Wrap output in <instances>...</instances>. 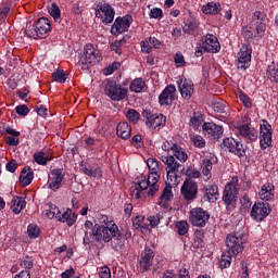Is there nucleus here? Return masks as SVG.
I'll return each instance as SVG.
<instances>
[{"instance_id":"obj_8","label":"nucleus","mask_w":278,"mask_h":278,"mask_svg":"<svg viewBox=\"0 0 278 278\" xmlns=\"http://www.w3.org/2000/svg\"><path fill=\"white\" fill-rule=\"evenodd\" d=\"M163 164H165V170L167 173V179L169 184H177V173L181 170V165L173 155H162Z\"/></svg>"},{"instance_id":"obj_35","label":"nucleus","mask_w":278,"mask_h":278,"mask_svg":"<svg viewBox=\"0 0 278 278\" xmlns=\"http://www.w3.org/2000/svg\"><path fill=\"white\" fill-rule=\"evenodd\" d=\"M25 205H27V202H25V199L23 198L14 197L11 201V210L13 214H21Z\"/></svg>"},{"instance_id":"obj_31","label":"nucleus","mask_w":278,"mask_h":278,"mask_svg":"<svg viewBox=\"0 0 278 278\" xmlns=\"http://www.w3.org/2000/svg\"><path fill=\"white\" fill-rule=\"evenodd\" d=\"M116 135L122 140H129L131 138V126L127 122H119L116 128Z\"/></svg>"},{"instance_id":"obj_55","label":"nucleus","mask_w":278,"mask_h":278,"mask_svg":"<svg viewBox=\"0 0 278 278\" xmlns=\"http://www.w3.org/2000/svg\"><path fill=\"white\" fill-rule=\"evenodd\" d=\"M27 233L30 239L36 240V238L40 236V228H38L35 224H30L28 225Z\"/></svg>"},{"instance_id":"obj_16","label":"nucleus","mask_w":278,"mask_h":278,"mask_svg":"<svg viewBox=\"0 0 278 278\" xmlns=\"http://www.w3.org/2000/svg\"><path fill=\"white\" fill-rule=\"evenodd\" d=\"M64 177H66L64 168L51 169L48 179V188H50V190H53V192H58V190L62 188V181H64Z\"/></svg>"},{"instance_id":"obj_36","label":"nucleus","mask_w":278,"mask_h":278,"mask_svg":"<svg viewBox=\"0 0 278 278\" xmlns=\"http://www.w3.org/2000/svg\"><path fill=\"white\" fill-rule=\"evenodd\" d=\"M203 123V114L201 112H194L192 116L190 117L189 125L194 129V131H199V128L201 127Z\"/></svg>"},{"instance_id":"obj_6","label":"nucleus","mask_w":278,"mask_h":278,"mask_svg":"<svg viewBox=\"0 0 278 278\" xmlns=\"http://www.w3.org/2000/svg\"><path fill=\"white\" fill-rule=\"evenodd\" d=\"M244 242H247V239H244V235L240 232L228 235L226 238V247L228 252L232 255H240V253L244 251Z\"/></svg>"},{"instance_id":"obj_44","label":"nucleus","mask_w":278,"mask_h":278,"mask_svg":"<svg viewBox=\"0 0 278 278\" xmlns=\"http://www.w3.org/2000/svg\"><path fill=\"white\" fill-rule=\"evenodd\" d=\"M52 77L58 84H64L68 77V74L64 70H56L53 72Z\"/></svg>"},{"instance_id":"obj_61","label":"nucleus","mask_w":278,"mask_h":278,"mask_svg":"<svg viewBox=\"0 0 278 278\" xmlns=\"http://www.w3.org/2000/svg\"><path fill=\"white\" fill-rule=\"evenodd\" d=\"M176 147H178L177 143H173L172 141H165L163 142L162 144V149L165 151V152H168V151H175Z\"/></svg>"},{"instance_id":"obj_25","label":"nucleus","mask_w":278,"mask_h":278,"mask_svg":"<svg viewBox=\"0 0 278 278\" xmlns=\"http://www.w3.org/2000/svg\"><path fill=\"white\" fill-rule=\"evenodd\" d=\"M97 229V224L94 225L91 220H86L83 226V244L88 247L92 242V237L94 236V231Z\"/></svg>"},{"instance_id":"obj_14","label":"nucleus","mask_w":278,"mask_h":278,"mask_svg":"<svg viewBox=\"0 0 278 278\" xmlns=\"http://www.w3.org/2000/svg\"><path fill=\"white\" fill-rule=\"evenodd\" d=\"M131 23H134V17L131 15L116 17L114 21V24L111 27L112 36H121V34H125V31H129V27H131Z\"/></svg>"},{"instance_id":"obj_58","label":"nucleus","mask_w":278,"mask_h":278,"mask_svg":"<svg viewBox=\"0 0 278 278\" xmlns=\"http://www.w3.org/2000/svg\"><path fill=\"white\" fill-rule=\"evenodd\" d=\"M251 53L252 50L251 48H249V46L243 45L240 49V51L238 52V58H248V60H251Z\"/></svg>"},{"instance_id":"obj_62","label":"nucleus","mask_w":278,"mask_h":278,"mask_svg":"<svg viewBox=\"0 0 278 278\" xmlns=\"http://www.w3.org/2000/svg\"><path fill=\"white\" fill-rule=\"evenodd\" d=\"M160 219H161L160 214L151 215L150 217H148V220L151 227H157L160 225Z\"/></svg>"},{"instance_id":"obj_20","label":"nucleus","mask_w":278,"mask_h":278,"mask_svg":"<svg viewBox=\"0 0 278 278\" xmlns=\"http://www.w3.org/2000/svg\"><path fill=\"white\" fill-rule=\"evenodd\" d=\"M202 49L207 53H218L220 51V42L218 38L213 34H207L202 37Z\"/></svg>"},{"instance_id":"obj_34","label":"nucleus","mask_w":278,"mask_h":278,"mask_svg":"<svg viewBox=\"0 0 278 278\" xmlns=\"http://www.w3.org/2000/svg\"><path fill=\"white\" fill-rule=\"evenodd\" d=\"M212 160H214V157L204 159L202 161V175H204V181H210V179H212Z\"/></svg>"},{"instance_id":"obj_19","label":"nucleus","mask_w":278,"mask_h":278,"mask_svg":"<svg viewBox=\"0 0 278 278\" xmlns=\"http://www.w3.org/2000/svg\"><path fill=\"white\" fill-rule=\"evenodd\" d=\"M177 99V87L170 84L165 87V89L159 96V103L162 106L173 105V101Z\"/></svg>"},{"instance_id":"obj_37","label":"nucleus","mask_w":278,"mask_h":278,"mask_svg":"<svg viewBox=\"0 0 278 278\" xmlns=\"http://www.w3.org/2000/svg\"><path fill=\"white\" fill-rule=\"evenodd\" d=\"M267 77L270 81L278 84V62H271L267 67Z\"/></svg>"},{"instance_id":"obj_17","label":"nucleus","mask_w":278,"mask_h":278,"mask_svg":"<svg viewBox=\"0 0 278 278\" xmlns=\"http://www.w3.org/2000/svg\"><path fill=\"white\" fill-rule=\"evenodd\" d=\"M223 147L226 151H229V153H233V155H237L238 157H244L247 153L244 151V146L232 137L225 138L223 141Z\"/></svg>"},{"instance_id":"obj_43","label":"nucleus","mask_w":278,"mask_h":278,"mask_svg":"<svg viewBox=\"0 0 278 278\" xmlns=\"http://www.w3.org/2000/svg\"><path fill=\"white\" fill-rule=\"evenodd\" d=\"M123 45H127V39L115 40L111 43V51H115L117 55L123 54Z\"/></svg>"},{"instance_id":"obj_48","label":"nucleus","mask_w":278,"mask_h":278,"mask_svg":"<svg viewBox=\"0 0 278 278\" xmlns=\"http://www.w3.org/2000/svg\"><path fill=\"white\" fill-rule=\"evenodd\" d=\"M132 225L135 227V229H149V225H147V223H144V216L139 215L136 216L135 218H132Z\"/></svg>"},{"instance_id":"obj_2","label":"nucleus","mask_w":278,"mask_h":278,"mask_svg":"<svg viewBox=\"0 0 278 278\" xmlns=\"http://www.w3.org/2000/svg\"><path fill=\"white\" fill-rule=\"evenodd\" d=\"M92 240L99 244H102V242H111V247L114 249V251H121V249L125 247V238L123 237V232H121L118 226L114 224L113 227L96 224V230L93 232V237H91V241Z\"/></svg>"},{"instance_id":"obj_64","label":"nucleus","mask_w":278,"mask_h":278,"mask_svg":"<svg viewBox=\"0 0 278 278\" xmlns=\"http://www.w3.org/2000/svg\"><path fill=\"white\" fill-rule=\"evenodd\" d=\"M141 51L142 53H151V51H153V48L151 47V45H149L147 40H144L141 41Z\"/></svg>"},{"instance_id":"obj_5","label":"nucleus","mask_w":278,"mask_h":278,"mask_svg":"<svg viewBox=\"0 0 278 278\" xmlns=\"http://www.w3.org/2000/svg\"><path fill=\"white\" fill-rule=\"evenodd\" d=\"M237 136L244 142H255L260 138V131L251 125V118L242 117V124L237 126Z\"/></svg>"},{"instance_id":"obj_56","label":"nucleus","mask_w":278,"mask_h":278,"mask_svg":"<svg viewBox=\"0 0 278 278\" xmlns=\"http://www.w3.org/2000/svg\"><path fill=\"white\" fill-rule=\"evenodd\" d=\"M187 179H199L201 177V172L194 167H188L185 172Z\"/></svg>"},{"instance_id":"obj_41","label":"nucleus","mask_w":278,"mask_h":278,"mask_svg":"<svg viewBox=\"0 0 278 278\" xmlns=\"http://www.w3.org/2000/svg\"><path fill=\"white\" fill-rule=\"evenodd\" d=\"M190 140L197 149H205V139L200 135H190Z\"/></svg>"},{"instance_id":"obj_49","label":"nucleus","mask_w":278,"mask_h":278,"mask_svg":"<svg viewBox=\"0 0 278 278\" xmlns=\"http://www.w3.org/2000/svg\"><path fill=\"white\" fill-rule=\"evenodd\" d=\"M126 118H128V121L130 123L136 125V123H138L140 121V113L138 111H136L135 109H129L126 112Z\"/></svg>"},{"instance_id":"obj_60","label":"nucleus","mask_w":278,"mask_h":278,"mask_svg":"<svg viewBox=\"0 0 278 278\" xmlns=\"http://www.w3.org/2000/svg\"><path fill=\"white\" fill-rule=\"evenodd\" d=\"M15 111L20 116H27L29 114V108L25 104L16 106Z\"/></svg>"},{"instance_id":"obj_27","label":"nucleus","mask_w":278,"mask_h":278,"mask_svg":"<svg viewBox=\"0 0 278 278\" xmlns=\"http://www.w3.org/2000/svg\"><path fill=\"white\" fill-rule=\"evenodd\" d=\"M173 186H177V184H170L167 179L159 202V205L162 207H168V203H170V200L173 199Z\"/></svg>"},{"instance_id":"obj_26","label":"nucleus","mask_w":278,"mask_h":278,"mask_svg":"<svg viewBox=\"0 0 278 278\" xmlns=\"http://www.w3.org/2000/svg\"><path fill=\"white\" fill-rule=\"evenodd\" d=\"M253 22L256 25V34L261 35L266 31V23H268V17H266L264 12L255 11L253 14Z\"/></svg>"},{"instance_id":"obj_18","label":"nucleus","mask_w":278,"mask_h":278,"mask_svg":"<svg viewBox=\"0 0 278 278\" xmlns=\"http://www.w3.org/2000/svg\"><path fill=\"white\" fill-rule=\"evenodd\" d=\"M104 92L112 101H123L127 99L129 90L121 85H106Z\"/></svg>"},{"instance_id":"obj_28","label":"nucleus","mask_w":278,"mask_h":278,"mask_svg":"<svg viewBox=\"0 0 278 278\" xmlns=\"http://www.w3.org/2000/svg\"><path fill=\"white\" fill-rule=\"evenodd\" d=\"M258 197L262 201H273L275 199V185L266 182L261 187Z\"/></svg>"},{"instance_id":"obj_40","label":"nucleus","mask_w":278,"mask_h":278,"mask_svg":"<svg viewBox=\"0 0 278 278\" xmlns=\"http://www.w3.org/2000/svg\"><path fill=\"white\" fill-rule=\"evenodd\" d=\"M97 220L99 225H104V227H114V225H116V223H114V219L112 217L108 215H103L101 213L97 215Z\"/></svg>"},{"instance_id":"obj_4","label":"nucleus","mask_w":278,"mask_h":278,"mask_svg":"<svg viewBox=\"0 0 278 278\" xmlns=\"http://www.w3.org/2000/svg\"><path fill=\"white\" fill-rule=\"evenodd\" d=\"M25 34L28 38H47L51 34V21L47 17H40L35 24H27Z\"/></svg>"},{"instance_id":"obj_30","label":"nucleus","mask_w":278,"mask_h":278,"mask_svg":"<svg viewBox=\"0 0 278 278\" xmlns=\"http://www.w3.org/2000/svg\"><path fill=\"white\" fill-rule=\"evenodd\" d=\"M34 181V169L29 166H25L20 174V184L27 188Z\"/></svg>"},{"instance_id":"obj_59","label":"nucleus","mask_w":278,"mask_h":278,"mask_svg":"<svg viewBox=\"0 0 278 278\" xmlns=\"http://www.w3.org/2000/svg\"><path fill=\"white\" fill-rule=\"evenodd\" d=\"M241 205L244 207V210H249L251 205H253V202L251 201V198L244 193L240 199Z\"/></svg>"},{"instance_id":"obj_1","label":"nucleus","mask_w":278,"mask_h":278,"mask_svg":"<svg viewBox=\"0 0 278 278\" xmlns=\"http://www.w3.org/2000/svg\"><path fill=\"white\" fill-rule=\"evenodd\" d=\"M147 166L150 170L148 177L141 175L137 180V184L130 187V194L134 199L154 197L157 190H160V186L157 185L162 175L160 162L154 157H150L147 160Z\"/></svg>"},{"instance_id":"obj_53","label":"nucleus","mask_w":278,"mask_h":278,"mask_svg":"<svg viewBox=\"0 0 278 278\" xmlns=\"http://www.w3.org/2000/svg\"><path fill=\"white\" fill-rule=\"evenodd\" d=\"M251 66V59L249 56L241 58L238 56V63L237 68H240L241 71H247Z\"/></svg>"},{"instance_id":"obj_10","label":"nucleus","mask_w":278,"mask_h":278,"mask_svg":"<svg viewBox=\"0 0 278 278\" xmlns=\"http://www.w3.org/2000/svg\"><path fill=\"white\" fill-rule=\"evenodd\" d=\"M101 61V55H99V50L94 49L92 43L85 46L84 54L79 60L83 71H88L89 64H97Z\"/></svg>"},{"instance_id":"obj_39","label":"nucleus","mask_w":278,"mask_h":278,"mask_svg":"<svg viewBox=\"0 0 278 278\" xmlns=\"http://www.w3.org/2000/svg\"><path fill=\"white\" fill-rule=\"evenodd\" d=\"M173 157L179 160L181 164H186V162H188V153L184 148L179 146H177L176 149L174 150Z\"/></svg>"},{"instance_id":"obj_9","label":"nucleus","mask_w":278,"mask_h":278,"mask_svg":"<svg viewBox=\"0 0 278 278\" xmlns=\"http://www.w3.org/2000/svg\"><path fill=\"white\" fill-rule=\"evenodd\" d=\"M210 222V212L203 207H194L189 212V223L192 227L203 228Z\"/></svg>"},{"instance_id":"obj_15","label":"nucleus","mask_w":278,"mask_h":278,"mask_svg":"<svg viewBox=\"0 0 278 278\" xmlns=\"http://www.w3.org/2000/svg\"><path fill=\"white\" fill-rule=\"evenodd\" d=\"M202 129L204 136H206L208 140H214L215 142H218V140L223 138V134H225V128L214 122H205L202 125Z\"/></svg>"},{"instance_id":"obj_47","label":"nucleus","mask_w":278,"mask_h":278,"mask_svg":"<svg viewBox=\"0 0 278 278\" xmlns=\"http://www.w3.org/2000/svg\"><path fill=\"white\" fill-rule=\"evenodd\" d=\"M174 63L176 64V68H184V66L188 65V62H186V58L181 52L175 53Z\"/></svg>"},{"instance_id":"obj_63","label":"nucleus","mask_w":278,"mask_h":278,"mask_svg":"<svg viewBox=\"0 0 278 278\" xmlns=\"http://www.w3.org/2000/svg\"><path fill=\"white\" fill-rule=\"evenodd\" d=\"M99 276L101 278H112V273L110 271L109 267H101Z\"/></svg>"},{"instance_id":"obj_7","label":"nucleus","mask_w":278,"mask_h":278,"mask_svg":"<svg viewBox=\"0 0 278 278\" xmlns=\"http://www.w3.org/2000/svg\"><path fill=\"white\" fill-rule=\"evenodd\" d=\"M114 16H116V11H114L111 3L102 1L96 5V17L100 18L104 25L114 23Z\"/></svg>"},{"instance_id":"obj_52","label":"nucleus","mask_w":278,"mask_h":278,"mask_svg":"<svg viewBox=\"0 0 278 278\" xmlns=\"http://www.w3.org/2000/svg\"><path fill=\"white\" fill-rule=\"evenodd\" d=\"M163 278H189L188 270L186 268H182L179 270L178 274H173L170 271H166L163 275Z\"/></svg>"},{"instance_id":"obj_46","label":"nucleus","mask_w":278,"mask_h":278,"mask_svg":"<svg viewBox=\"0 0 278 278\" xmlns=\"http://www.w3.org/2000/svg\"><path fill=\"white\" fill-rule=\"evenodd\" d=\"M212 108L214 112L223 114L225 112V109L227 108V102H225L223 99H217L213 102Z\"/></svg>"},{"instance_id":"obj_51","label":"nucleus","mask_w":278,"mask_h":278,"mask_svg":"<svg viewBox=\"0 0 278 278\" xmlns=\"http://www.w3.org/2000/svg\"><path fill=\"white\" fill-rule=\"evenodd\" d=\"M238 99L248 110H251V108H253V101L247 93L240 92Z\"/></svg>"},{"instance_id":"obj_23","label":"nucleus","mask_w":278,"mask_h":278,"mask_svg":"<svg viewBox=\"0 0 278 278\" xmlns=\"http://www.w3.org/2000/svg\"><path fill=\"white\" fill-rule=\"evenodd\" d=\"M179 92L186 101H190L194 94V83L190 79L181 80L178 85Z\"/></svg>"},{"instance_id":"obj_45","label":"nucleus","mask_w":278,"mask_h":278,"mask_svg":"<svg viewBox=\"0 0 278 278\" xmlns=\"http://www.w3.org/2000/svg\"><path fill=\"white\" fill-rule=\"evenodd\" d=\"M231 255L233 254L229 252L222 254L219 260V268H229V266H231Z\"/></svg>"},{"instance_id":"obj_32","label":"nucleus","mask_w":278,"mask_h":278,"mask_svg":"<svg viewBox=\"0 0 278 278\" xmlns=\"http://www.w3.org/2000/svg\"><path fill=\"white\" fill-rule=\"evenodd\" d=\"M220 4L218 2H207L206 4L202 5L201 11L206 16H216V14H220Z\"/></svg>"},{"instance_id":"obj_42","label":"nucleus","mask_w":278,"mask_h":278,"mask_svg":"<svg viewBox=\"0 0 278 278\" xmlns=\"http://www.w3.org/2000/svg\"><path fill=\"white\" fill-rule=\"evenodd\" d=\"M182 30L189 36H195V34H199V24L197 22H190L182 27Z\"/></svg>"},{"instance_id":"obj_50","label":"nucleus","mask_w":278,"mask_h":278,"mask_svg":"<svg viewBox=\"0 0 278 278\" xmlns=\"http://www.w3.org/2000/svg\"><path fill=\"white\" fill-rule=\"evenodd\" d=\"M176 229L178 230L179 236H186L190 229V225L186 220H180L176 223Z\"/></svg>"},{"instance_id":"obj_22","label":"nucleus","mask_w":278,"mask_h":278,"mask_svg":"<svg viewBox=\"0 0 278 278\" xmlns=\"http://www.w3.org/2000/svg\"><path fill=\"white\" fill-rule=\"evenodd\" d=\"M155 257V253L151 249H146L141 252L139 266L142 273H147L151 266H153V258Z\"/></svg>"},{"instance_id":"obj_38","label":"nucleus","mask_w":278,"mask_h":278,"mask_svg":"<svg viewBox=\"0 0 278 278\" xmlns=\"http://www.w3.org/2000/svg\"><path fill=\"white\" fill-rule=\"evenodd\" d=\"M146 86H147V83H144L142 78H135L130 83L129 90L130 92H142Z\"/></svg>"},{"instance_id":"obj_13","label":"nucleus","mask_w":278,"mask_h":278,"mask_svg":"<svg viewBox=\"0 0 278 278\" xmlns=\"http://www.w3.org/2000/svg\"><path fill=\"white\" fill-rule=\"evenodd\" d=\"M260 144L263 150L273 144V126L266 119H262L260 124Z\"/></svg>"},{"instance_id":"obj_12","label":"nucleus","mask_w":278,"mask_h":278,"mask_svg":"<svg viewBox=\"0 0 278 278\" xmlns=\"http://www.w3.org/2000/svg\"><path fill=\"white\" fill-rule=\"evenodd\" d=\"M270 212H273V210L268 202H255L251 208L250 216L255 223H262L270 215Z\"/></svg>"},{"instance_id":"obj_24","label":"nucleus","mask_w":278,"mask_h":278,"mask_svg":"<svg viewBox=\"0 0 278 278\" xmlns=\"http://www.w3.org/2000/svg\"><path fill=\"white\" fill-rule=\"evenodd\" d=\"M203 192V200L207 201L208 203H216L218 201V186L216 185H206L202 189Z\"/></svg>"},{"instance_id":"obj_11","label":"nucleus","mask_w":278,"mask_h":278,"mask_svg":"<svg viewBox=\"0 0 278 278\" xmlns=\"http://www.w3.org/2000/svg\"><path fill=\"white\" fill-rule=\"evenodd\" d=\"M180 194L185 201L191 203L199 197V184L193 179L186 178L180 188Z\"/></svg>"},{"instance_id":"obj_33","label":"nucleus","mask_w":278,"mask_h":278,"mask_svg":"<svg viewBox=\"0 0 278 278\" xmlns=\"http://www.w3.org/2000/svg\"><path fill=\"white\" fill-rule=\"evenodd\" d=\"M61 223H66L68 227H73L77 223V214L73 213L71 208H67L63 214L56 216Z\"/></svg>"},{"instance_id":"obj_29","label":"nucleus","mask_w":278,"mask_h":278,"mask_svg":"<svg viewBox=\"0 0 278 278\" xmlns=\"http://www.w3.org/2000/svg\"><path fill=\"white\" fill-rule=\"evenodd\" d=\"M33 159L39 166H47L53 160V153L51 151H38L34 153Z\"/></svg>"},{"instance_id":"obj_57","label":"nucleus","mask_w":278,"mask_h":278,"mask_svg":"<svg viewBox=\"0 0 278 278\" xmlns=\"http://www.w3.org/2000/svg\"><path fill=\"white\" fill-rule=\"evenodd\" d=\"M149 16L150 18H157L159 21H162V18H164V12L160 8H153L150 10Z\"/></svg>"},{"instance_id":"obj_21","label":"nucleus","mask_w":278,"mask_h":278,"mask_svg":"<svg viewBox=\"0 0 278 278\" xmlns=\"http://www.w3.org/2000/svg\"><path fill=\"white\" fill-rule=\"evenodd\" d=\"M143 116L147 118L146 125L150 129H160L166 125V116L163 114H152L148 111L143 112Z\"/></svg>"},{"instance_id":"obj_3","label":"nucleus","mask_w":278,"mask_h":278,"mask_svg":"<svg viewBox=\"0 0 278 278\" xmlns=\"http://www.w3.org/2000/svg\"><path fill=\"white\" fill-rule=\"evenodd\" d=\"M240 179L238 176H233L229 182L225 186L223 193V201L228 212H233L236 205H238V194H240Z\"/></svg>"},{"instance_id":"obj_54","label":"nucleus","mask_w":278,"mask_h":278,"mask_svg":"<svg viewBox=\"0 0 278 278\" xmlns=\"http://www.w3.org/2000/svg\"><path fill=\"white\" fill-rule=\"evenodd\" d=\"M50 15L54 18L55 23H60L62 13L58 4H52L49 10Z\"/></svg>"}]
</instances>
